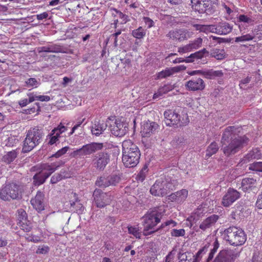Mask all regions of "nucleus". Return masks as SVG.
I'll return each mask as SVG.
<instances>
[{
  "label": "nucleus",
  "mask_w": 262,
  "mask_h": 262,
  "mask_svg": "<svg viewBox=\"0 0 262 262\" xmlns=\"http://www.w3.org/2000/svg\"><path fill=\"white\" fill-rule=\"evenodd\" d=\"M192 50L190 46V43L186 45L183 47H180L178 49V52L180 53L183 54L192 51Z\"/></svg>",
  "instance_id": "nucleus-53"
},
{
  "label": "nucleus",
  "mask_w": 262,
  "mask_h": 262,
  "mask_svg": "<svg viewBox=\"0 0 262 262\" xmlns=\"http://www.w3.org/2000/svg\"><path fill=\"white\" fill-rule=\"evenodd\" d=\"M206 78L209 79L213 78L216 77H221L223 73L222 71H214L213 70H206Z\"/></svg>",
  "instance_id": "nucleus-39"
},
{
  "label": "nucleus",
  "mask_w": 262,
  "mask_h": 262,
  "mask_svg": "<svg viewBox=\"0 0 262 262\" xmlns=\"http://www.w3.org/2000/svg\"><path fill=\"white\" fill-rule=\"evenodd\" d=\"M122 162L126 167H134L139 162L140 152L136 145L130 140L122 142Z\"/></svg>",
  "instance_id": "nucleus-2"
},
{
  "label": "nucleus",
  "mask_w": 262,
  "mask_h": 262,
  "mask_svg": "<svg viewBox=\"0 0 262 262\" xmlns=\"http://www.w3.org/2000/svg\"><path fill=\"white\" fill-rule=\"evenodd\" d=\"M110 130L113 135L117 137L124 136L127 132V126L125 123L120 119H110Z\"/></svg>",
  "instance_id": "nucleus-12"
},
{
  "label": "nucleus",
  "mask_w": 262,
  "mask_h": 262,
  "mask_svg": "<svg viewBox=\"0 0 262 262\" xmlns=\"http://www.w3.org/2000/svg\"><path fill=\"white\" fill-rule=\"evenodd\" d=\"M31 102H30V98H29V100L26 98L20 100L19 101L18 104L21 107H24Z\"/></svg>",
  "instance_id": "nucleus-60"
},
{
  "label": "nucleus",
  "mask_w": 262,
  "mask_h": 262,
  "mask_svg": "<svg viewBox=\"0 0 262 262\" xmlns=\"http://www.w3.org/2000/svg\"><path fill=\"white\" fill-rule=\"evenodd\" d=\"M165 122L167 126H183L187 125L189 120L186 115L182 118L176 110H167L164 112Z\"/></svg>",
  "instance_id": "nucleus-8"
},
{
  "label": "nucleus",
  "mask_w": 262,
  "mask_h": 262,
  "mask_svg": "<svg viewBox=\"0 0 262 262\" xmlns=\"http://www.w3.org/2000/svg\"><path fill=\"white\" fill-rule=\"evenodd\" d=\"M249 169L251 170L262 172V162H254L250 164Z\"/></svg>",
  "instance_id": "nucleus-47"
},
{
  "label": "nucleus",
  "mask_w": 262,
  "mask_h": 262,
  "mask_svg": "<svg viewBox=\"0 0 262 262\" xmlns=\"http://www.w3.org/2000/svg\"><path fill=\"white\" fill-rule=\"evenodd\" d=\"M108 182L111 185H116L120 180V177L117 175H112L108 177Z\"/></svg>",
  "instance_id": "nucleus-50"
},
{
  "label": "nucleus",
  "mask_w": 262,
  "mask_h": 262,
  "mask_svg": "<svg viewBox=\"0 0 262 262\" xmlns=\"http://www.w3.org/2000/svg\"><path fill=\"white\" fill-rule=\"evenodd\" d=\"M219 219V216L213 214L202 221L199 226V228L203 231H206L214 226Z\"/></svg>",
  "instance_id": "nucleus-23"
},
{
  "label": "nucleus",
  "mask_w": 262,
  "mask_h": 262,
  "mask_svg": "<svg viewBox=\"0 0 262 262\" xmlns=\"http://www.w3.org/2000/svg\"><path fill=\"white\" fill-rule=\"evenodd\" d=\"M255 35L257 36L259 39L262 38V25L257 26V29L255 30Z\"/></svg>",
  "instance_id": "nucleus-59"
},
{
  "label": "nucleus",
  "mask_w": 262,
  "mask_h": 262,
  "mask_svg": "<svg viewBox=\"0 0 262 262\" xmlns=\"http://www.w3.org/2000/svg\"><path fill=\"white\" fill-rule=\"evenodd\" d=\"M256 185V180L251 178H245L242 181L241 188L244 191H249L255 188Z\"/></svg>",
  "instance_id": "nucleus-27"
},
{
  "label": "nucleus",
  "mask_w": 262,
  "mask_h": 262,
  "mask_svg": "<svg viewBox=\"0 0 262 262\" xmlns=\"http://www.w3.org/2000/svg\"><path fill=\"white\" fill-rule=\"evenodd\" d=\"M27 95L30 98V102H32L36 100L47 102L50 100V97L49 96L38 95L37 93H30L28 94Z\"/></svg>",
  "instance_id": "nucleus-31"
},
{
  "label": "nucleus",
  "mask_w": 262,
  "mask_h": 262,
  "mask_svg": "<svg viewBox=\"0 0 262 262\" xmlns=\"http://www.w3.org/2000/svg\"><path fill=\"white\" fill-rule=\"evenodd\" d=\"M186 86L190 91H195L203 90L205 88V84L201 78H195L187 81Z\"/></svg>",
  "instance_id": "nucleus-20"
},
{
  "label": "nucleus",
  "mask_w": 262,
  "mask_h": 262,
  "mask_svg": "<svg viewBox=\"0 0 262 262\" xmlns=\"http://www.w3.org/2000/svg\"><path fill=\"white\" fill-rule=\"evenodd\" d=\"M237 129L238 128L234 126H228L223 134L222 149L227 156L234 155L248 143V139L245 136L236 137Z\"/></svg>",
  "instance_id": "nucleus-1"
},
{
  "label": "nucleus",
  "mask_w": 262,
  "mask_h": 262,
  "mask_svg": "<svg viewBox=\"0 0 262 262\" xmlns=\"http://www.w3.org/2000/svg\"><path fill=\"white\" fill-rule=\"evenodd\" d=\"M25 83L26 86L28 88H37L40 85V80L34 78H30L27 79Z\"/></svg>",
  "instance_id": "nucleus-38"
},
{
  "label": "nucleus",
  "mask_w": 262,
  "mask_h": 262,
  "mask_svg": "<svg viewBox=\"0 0 262 262\" xmlns=\"http://www.w3.org/2000/svg\"><path fill=\"white\" fill-rule=\"evenodd\" d=\"M240 197V193L236 190L229 188L222 199V204L225 207L230 206Z\"/></svg>",
  "instance_id": "nucleus-17"
},
{
  "label": "nucleus",
  "mask_w": 262,
  "mask_h": 262,
  "mask_svg": "<svg viewBox=\"0 0 262 262\" xmlns=\"http://www.w3.org/2000/svg\"><path fill=\"white\" fill-rule=\"evenodd\" d=\"M57 167L58 166L55 164L42 165L40 171L33 177L35 184L37 185L43 184L45 180L55 171Z\"/></svg>",
  "instance_id": "nucleus-11"
},
{
  "label": "nucleus",
  "mask_w": 262,
  "mask_h": 262,
  "mask_svg": "<svg viewBox=\"0 0 262 262\" xmlns=\"http://www.w3.org/2000/svg\"><path fill=\"white\" fill-rule=\"evenodd\" d=\"M205 73H206V70H205V71H204V70H194V71H189V72H187V73L189 75L193 76V75H196V74H200V75H204L206 78V74Z\"/></svg>",
  "instance_id": "nucleus-56"
},
{
  "label": "nucleus",
  "mask_w": 262,
  "mask_h": 262,
  "mask_svg": "<svg viewBox=\"0 0 262 262\" xmlns=\"http://www.w3.org/2000/svg\"><path fill=\"white\" fill-rule=\"evenodd\" d=\"M239 256V252L236 249H226L221 251L215 260L217 262H234Z\"/></svg>",
  "instance_id": "nucleus-16"
},
{
  "label": "nucleus",
  "mask_w": 262,
  "mask_h": 262,
  "mask_svg": "<svg viewBox=\"0 0 262 262\" xmlns=\"http://www.w3.org/2000/svg\"><path fill=\"white\" fill-rule=\"evenodd\" d=\"M62 179L60 175H54L51 179V182L52 183H56Z\"/></svg>",
  "instance_id": "nucleus-61"
},
{
  "label": "nucleus",
  "mask_w": 262,
  "mask_h": 262,
  "mask_svg": "<svg viewBox=\"0 0 262 262\" xmlns=\"http://www.w3.org/2000/svg\"><path fill=\"white\" fill-rule=\"evenodd\" d=\"M20 195L19 186L14 183L6 185L0 189V199L4 201L17 199Z\"/></svg>",
  "instance_id": "nucleus-10"
},
{
  "label": "nucleus",
  "mask_w": 262,
  "mask_h": 262,
  "mask_svg": "<svg viewBox=\"0 0 262 262\" xmlns=\"http://www.w3.org/2000/svg\"><path fill=\"white\" fill-rule=\"evenodd\" d=\"M72 81V79H70L67 77H64L63 78V82L62 83V84L63 85V87L67 86L68 83Z\"/></svg>",
  "instance_id": "nucleus-64"
},
{
  "label": "nucleus",
  "mask_w": 262,
  "mask_h": 262,
  "mask_svg": "<svg viewBox=\"0 0 262 262\" xmlns=\"http://www.w3.org/2000/svg\"><path fill=\"white\" fill-rule=\"evenodd\" d=\"M95 203L97 207L102 208L110 204L112 198L110 194L95 189L93 193Z\"/></svg>",
  "instance_id": "nucleus-15"
},
{
  "label": "nucleus",
  "mask_w": 262,
  "mask_h": 262,
  "mask_svg": "<svg viewBox=\"0 0 262 262\" xmlns=\"http://www.w3.org/2000/svg\"><path fill=\"white\" fill-rule=\"evenodd\" d=\"M189 43L190 45L192 51L194 50H196L199 48L201 47L202 44V39L201 38H198Z\"/></svg>",
  "instance_id": "nucleus-49"
},
{
  "label": "nucleus",
  "mask_w": 262,
  "mask_h": 262,
  "mask_svg": "<svg viewBox=\"0 0 262 262\" xmlns=\"http://www.w3.org/2000/svg\"><path fill=\"white\" fill-rule=\"evenodd\" d=\"M145 31L141 27L134 30L132 33L134 37L138 39L142 38L145 35Z\"/></svg>",
  "instance_id": "nucleus-43"
},
{
  "label": "nucleus",
  "mask_w": 262,
  "mask_h": 262,
  "mask_svg": "<svg viewBox=\"0 0 262 262\" xmlns=\"http://www.w3.org/2000/svg\"><path fill=\"white\" fill-rule=\"evenodd\" d=\"M17 155L18 152L16 150L7 152L3 156L2 161L7 164H10L16 159Z\"/></svg>",
  "instance_id": "nucleus-32"
},
{
  "label": "nucleus",
  "mask_w": 262,
  "mask_h": 262,
  "mask_svg": "<svg viewBox=\"0 0 262 262\" xmlns=\"http://www.w3.org/2000/svg\"><path fill=\"white\" fill-rule=\"evenodd\" d=\"M211 54L212 56L217 60L224 59L225 56V52L224 50L214 49L212 51Z\"/></svg>",
  "instance_id": "nucleus-40"
},
{
  "label": "nucleus",
  "mask_w": 262,
  "mask_h": 262,
  "mask_svg": "<svg viewBox=\"0 0 262 262\" xmlns=\"http://www.w3.org/2000/svg\"><path fill=\"white\" fill-rule=\"evenodd\" d=\"M172 89V86L171 85H165L159 89L158 91L153 95V99H155L159 98L163 94L170 91Z\"/></svg>",
  "instance_id": "nucleus-34"
},
{
  "label": "nucleus",
  "mask_w": 262,
  "mask_h": 262,
  "mask_svg": "<svg viewBox=\"0 0 262 262\" xmlns=\"http://www.w3.org/2000/svg\"><path fill=\"white\" fill-rule=\"evenodd\" d=\"M208 246H205L201 249H200L196 253L195 256H193V259L191 261V260H188L187 262H199L201 259V255L203 253H205L207 252Z\"/></svg>",
  "instance_id": "nucleus-41"
},
{
  "label": "nucleus",
  "mask_w": 262,
  "mask_h": 262,
  "mask_svg": "<svg viewBox=\"0 0 262 262\" xmlns=\"http://www.w3.org/2000/svg\"><path fill=\"white\" fill-rule=\"evenodd\" d=\"M232 30V26L227 23H222L218 25V34L226 35Z\"/></svg>",
  "instance_id": "nucleus-33"
},
{
  "label": "nucleus",
  "mask_w": 262,
  "mask_h": 262,
  "mask_svg": "<svg viewBox=\"0 0 262 262\" xmlns=\"http://www.w3.org/2000/svg\"><path fill=\"white\" fill-rule=\"evenodd\" d=\"M128 232L136 238L140 239L142 235L141 228L139 225L129 226L127 227Z\"/></svg>",
  "instance_id": "nucleus-30"
},
{
  "label": "nucleus",
  "mask_w": 262,
  "mask_h": 262,
  "mask_svg": "<svg viewBox=\"0 0 262 262\" xmlns=\"http://www.w3.org/2000/svg\"><path fill=\"white\" fill-rule=\"evenodd\" d=\"M261 157V153L258 148H254L250 150L244 157V163L248 162L254 159H259Z\"/></svg>",
  "instance_id": "nucleus-28"
},
{
  "label": "nucleus",
  "mask_w": 262,
  "mask_h": 262,
  "mask_svg": "<svg viewBox=\"0 0 262 262\" xmlns=\"http://www.w3.org/2000/svg\"><path fill=\"white\" fill-rule=\"evenodd\" d=\"M224 238L231 245L237 246L245 243L246 236L242 229L232 227L225 231Z\"/></svg>",
  "instance_id": "nucleus-6"
},
{
  "label": "nucleus",
  "mask_w": 262,
  "mask_h": 262,
  "mask_svg": "<svg viewBox=\"0 0 262 262\" xmlns=\"http://www.w3.org/2000/svg\"><path fill=\"white\" fill-rule=\"evenodd\" d=\"M49 251V248L47 246H39L37 250H36V253L46 254Z\"/></svg>",
  "instance_id": "nucleus-54"
},
{
  "label": "nucleus",
  "mask_w": 262,
  "mask_h": 262,
  "mask_svg": "<svg viewBox=\"0 0 262 262\" xmlns=\"http://www.w3.org/2000/svg\"><path fill=\"white\" fill-rule=\"evenodd\" d=\"M21 229L24 230L25 232H29L32 229V224L31 223L27 220L26 222H22L18 223Z\"/></svg>",
  "instance_id": "nucleus-44"
},
{
  "label": "nucleus",
  "mask_w": 262,
  "mask_h": 262,
  "mask_svg": "<svg viewBox=\"0 0 262 262\" xmlns=\"http://www.w3.org/2000/svg\"><path fill=\"white\" fill-rule=\"evenodd\" d=\"M191 2L192 7L195 10L200 12H204L206 8L208 7L206 4L205 3H203V1L201 0H196L195 3H194V0H191Z\"/></svg>",
  "instance_id": "nucleus-35"
},
{
  "label": "nucleus",
  "mask_w": 262,
  "mask_h": 262,
  "mask_svg": "<svg viewBox=\"0 0 262 262\" xmlns=\"http://www.w3.org/2000/svg\"><path fill=\"white\" fill-rule=\"evenodd\" d=\"M41 138L42 134L39 129L33 128L28 130L24 141L23 152H28L31 151L40 143Z\"/></svg>",
  "instance_id": "nucleus-7"
},
{
  "label": "nucleus",
  "mask_w": 262,
  "mask_h": 262,
  "mask_svg": "<svg viewBox=\"0 0 262 262\" xmlns=\"http://www.w3.org/2000/svg\"><path fill=\"white\" fill-rule=\"evenodd\" d=\"M206 53V50L204 49L194 53L191 54L189 56L185 59V62H192L195 61H197L199 59H202L204 57L205 54Z\"/></svg>",
  "instance_id": "nucleus-29"
},
{
  "label": "nucleus",
  "mask_w": 262,
  "mask_h": 262,
  "mask_svg": "<svg viewBox=\"0 0 262 262\" xmlns=\"http://www.w3.org/2000/svg\"><path fill=\"white\" fill-rule=\"evenodd\" d=\"M188 36V32L185 29H176L169 32L167 36L173 40L183 41L186 39Z\"/></svg>",
  "instance_id": "nucleus-21"
},
{
  "label": "nucleus",
  "mask_w": 262,
  "mask_h": 262,
  "mask_svg": "<svg viewBox=\"0 0 262 262\" xmlns=\"http://www.w3.org/2000/svg\"><path fill=\"white\" fill-rule=\"evenodd\" d=\"M188 191L186 189H182L169 195L168 200L177 203L184 202L188 196Z\"/></svg>",
  "instance_id": "nucleus-22"
},
{
  "label": "nucleus",
  "mask_w": 262,
  "mask_h": 262,
  "mask_svg": "<svg viewBox=\"0 0 262 262\" xmlns=\"http://www.w3.org/2000/svg\"><path fill=\"white\" fill-rule=\"evenodd\" d=\"M256 204L258 208L262 209V192L261 194L258 196Z\"/></svg>",
  "instance_id": "nucleus-63"
},
{
  "label": "nucleus",
  "mask_w": 262,
  "mask_h": 262,
  "mask_svg": "<svg viewBox=\"0 0 262 262\" xmlns=\"http://www.w3.org/2000/svg\"><path fill=\"white\" fill-rule=\"evenodd\" d=\"M223 10L226 13L227 16L226 17L228 19H231L233 18V10L227 5L224 4L222 5Z\"/></svg>",
  "instance_id": "nucleus-48"
},
{
  "label": "nucleus",
  "mask_w": 262,
  "mask_h": 262,
  "mask_svg": "<svg viewBox=\"0 0 262 262\" xmlns=\"http://www.w3.org/2000/svg\"><path fill=\"white\" fill-rule=\"evenodd\" d=\"M107 124L103 121L94 120L91 123L90 129L93 135L99 136L106 129Z\"/></svg>",
  "instance_id": "nucleus-19"
},
{
  "label": "nucleus",
  "mask_w": 262,
  "mask_h": 262,
  "mask_svg": "<svg viewBox=\"0 0 262 262\" xmlns=\"http://www.w3.org/2000/svg\"><path fill=\"white\" fill-rule=\"evenodd\" d=\"M48 17V14L46 12L36 15V18L38 20H43L44 19H46Z\"/></svg>",
  "instance_id": "nucleus-62"
},
{
  "label": "nucleus",
  "mask_w": 262,
  "mask_h": 262,
  "mask_svg": "<svg viewBox=\"0 0 262 262\" xmlns=\"http://www.w3.org/2000/svg\"><path fill=\"white\" fill-rule=\"evenodd\" d=\"M176 184L174 180L170 177L160 178L158 179L150 188V193L155 196H163L166 194L168 191L172 190Z\"/></svg>",
  "instance_id": "nucleus-4"
},
{
  "label": "nucleus",
  "mask_w": 262,
  "mask_h": 262,
  "mask_svg": "<svg viewBox=\"0 0 262 262\" xmlns=\"http://www.w3.org/2000/svg\"><path fill=\"white\" fill-rule=\"evenodd\" d=\"M43 197V194L41 192H38L35 198L31 200L32 205L38 211L44 209Z\"/></svg>",
  "instance_id": "nucleus-25"
},
{
  "label": "nucleus",
  "mask_w": 262,
  "mask_h": 262,
  "mask_svg": "<svg viewBox=\"0 0 262 262\" xmlns=\"http://www.w3.org/2000/svg\"><path fill=\"white\" fill-rule=\"evenodd\" d=\"M159 129V125L154 121H147L141 124L140 134L142 137V142L147 148L151 147L156 141V138L151 137Z\"/></svg>",
  "instance_id": "nucleus-3"
},
{
  "label": "nucleus",
  "mask_w": 262,
  "mask_h": 262,
  "mask_svg": "<svg viewBox=\"0 0 262 262\" xmlns=\"http://www.w3.org/2000/svg\"><path fill=\"white\" fill-rule=\"evenodd\" d=\"M69 149V146H65L61 149L58 150L54 155L52 156V157H55L56 158H59L61 156L65 154Z\"/></svg>",
  "instance_id": "nucleus-52"
},
{
  "label": "nucleus",
  "mask_w": 262,
  "mask_h": 262,
  "mask_svg": "<svg viewBox=\"0 0 262 262\" xmlns=\"http://www.w3.org/2000/svg\"><path fill=\"white\" fill-rule=\"evenodd\" d=\"M110 155L106 152H101L93 157V163L94 166L99 170H103L110 162Z\"/></svg>",
  "instance_id": "nucleus-14"
},
{
  "label": "nucleus",
  "mask_w": 262,
  "mask_h": 262,
  "mask_svg": "<svg viewBox=\"0 0 262 262\" xmlns=\"http://www.w3.org/2000/svg\"><path fill=\"white\" fill-rule=\"evenodd\" d=\"M254 36L255 34L253 33L246 34H242V35L241 36L235 37L234 41L235 42H243L246 41H249L254 39Z\"/></svg>",
  "instance_id": "nucleus-36"
},
{
  "label": "nucleus",
  "mask_w": 262,
  "mask_h": 262,
  "mask_svg": "<svg viewBox=\"0 0 262 262\" xmlns=\"http://www.w3.org/2000/svg\"><path fill=\"white\" fill-rule=\"evenodd\" d=\"M25 238L27 241L34 243H38L40 241V239L38 236L33 235H27Z\"/></svg>",
  "instance_id": "nucleus-55"
},
{
  "label": "nucleus",
  "mask_w": 262,
  "mask_h": 262,
  "mask_svg": "<svg viewBox=\"0 0 262 262\" xmlns=\"http://www.w3.org/2000/svg\"><path fill=\"white\" fill-rule=\"evenodd\" d=\"M141 221L143 234L147 236L156 232L155 227L160 222V214L157 211H152L145 214Z\"/></svg>",
  "instance_id": "nucleus-5"
},
{
  "label": "nucleus",
  "mask_w": 262,
  "mask_h": 262,
  "mask_svg": "<svg viewBox=\"0 0 262 262\" xmlns=\"http://www.w3.org/2000/svg\"><path fill=\"white\" fill-rule=\"evenodd\" d=\"M219 149L217 144L215 142L211 143L208 147L206 150V156L207 157H211L212 155L215 154Z\"/></svg>",
  "instance_id": "nucleus-37"
},
{
  "label": "nucleus",
  "mask_w": 262,
  "mask_h": 262,
  "mask_svg": "<svg viewBox=\"0 0 262 262\" xmlns=\"http://www.w3.org/2000/svg\"><path fill=\"white\" fill-rule=\"evenodd\" d=\"M185 69L186 67L182 65L169 68H166L164 70H163L157 73L155 76V79H160L165 78L181 71L184 70Z\"/></svg>",
  "instance_id": "nucleus-18"
},
{
  "label": "nucleus",
  "mask_w": 262,
  "mask_h": 262,
  "mask_svg": "<svg viewBox=\"0 0 262 262\" xmlns=\"http://www.w3.org/2000/svg\"><path fill=\"white\" fill-rule=\"evenodd\" d=\"M103 147V143L92 142L83 145L82 147L73 151L72 156L75 158H83L89 156L96 151L101 150Z\"/></svg>",
  "instance_id": "nucleus-9"
},
{
  "label": "nucleus",
  "mask_w": 262,
  "mask_h": 262,
  "mask_svg": "<svg viewBox=\"0 0 262 262\" xmlns=\"http://www.w3.org/2000/svg\"><path fill=\"white\" fill-rule=\"evenodd\" d=\"M66 199L68 200L71 206H74L75 203L77 201L78 198L76 193L73 192H69L67 193Z\"/></svg>",
  "instance_id": "nucleus-42"
},
{
  "label": "nucleus",
  "mask_w": 262,
  "mask_h": 262,
  "mask_svg": "<svg viewBox=\"0 0 262 262\" xmlns=\"http://www.w3.org/2000/svg\"><path fill=\"white\" fill-rule=\"evenodd\" d=\"M171 235L172 236L179 237V236H183L185 234V231L183 229H172L170 232Z\"/></svg>",
  "instance_id": "nucleus-51"
},
{
  "label": "nucleus",
  "mask_w": 262,
  "mask_h": 262,
  "mask_svg": "<svg viewBox=\"0 0 262 262\" xmlns=\"http://www.w3.org/2000/svg\"><path fill=\"white\" fill-rule=\"evenodd\" d=\"M96 184L99 187H106L110 186V183L108 182V177L107 178L100 177L96 181Z\"/></svg>",
  "instance_id": "nucleus-45"
},
{
  "label": "nucleus",
  "mask_w": 262,
  "mask_h": 262,
  "mask_svg": "<svg viewBox=\"0 0 262 262\" xmlns=\"http://www.w3.org/2000/svg\"><path fill=\"white\" fill-rule=\"evenodd\" d=\"M143 20L145 24V25L147 26L148 28H150L154 26V21L149 17H144L143 18Z\"/></svg>",
  "instance_id": "nucleus-57"
},
{
  "label": "nucleus",
  "mask_w": 262,
  "mask_h": 262,
  "mask_svg": "<svg viewBox=\"0 0 262 262\" xmlns=\"http://www.w3.org/2000/svg\"><path fill=\"white\" fill-rule=\"evenodd\" d=\"M177 225V223L172 220L167 221L164 224H162L161 227L164 228L165 226H169L171 227H175Z\"/></svg>",
  "instance_id": "nucleus-58"
},
{
  "label": "nucleus",
  "mask_w": 262,
  "mask_h": 262,
  "mask_svg": "<svg viewBox=\"0 0 262 262\" xmlns=\"http://www.w3.org/2000/svg\"><path fill=\"white\" fill-rule=\"evenodd\" d=\"M193 27L195 30L200 32L208 33L209 32L214 33L218 34V25H203L200 24H194Z\"/></svg>",
  "instance_id": "nucleus-26"
},
{
  "label": "nucleus",
  "mask_w": 262,
  "mask_h": 262,
  "mask_svg": "<svg viewBox=\"0 0 262 262\" xmlns=\"http://www.w3.org/2000/svg\"><path fill=\"white\" fill-rule=\"evenodd\" d=\"M253 20L247 15L241 14L237 17L236 24L238 26L240 31L242 32L250 25H252Z\"/></svg>",
  "instance_id": "nucleus-24"
},
{
  "label": "nucleus",
  "mask_w": 262,
  "mask_h": 262,
  "mask_svg": "<svg viewBox=\"0 0 262 262\" xmlns=\"http://www.w3.org/2000/svg\"><path fill=\"white\" fill-rule=\"evenodd\" d=\"M17 218L18 223L26 222L27 220V216L26 211L22 209H19L17 212Z\"/></svg>",
  "instance_id": "nucleus-46"
},
{
  "label": "nucleus",
  "mask_w": 262,
  "mask_h": 262,
  "mask_svg": "<svg viewBox=\"0 0 262 262\" xmlns=\"http://www.w3.org/2000/svg\"><path fill=\"white\" fill-rule=\"evenodd\" d=\"M67 130V127L60 123L56 127L53 129L47 136L46 140L48 144L50 145H56L59 143V138L61 137V134Z\"/></svg>",
  "instance_id": "nucleus-13"
}]
</instances>
